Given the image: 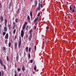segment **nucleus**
Segmentation results:
<instances>
[{
	"mask_svg": "<svg viewBox=\"0 0 76 76\" xmlns=\"http://www.w3.org/2000/svg\"><path fill=\"white\" fill-rule=\"evenodd\" d=\"M21 42L22 40L21 39H20L18 42V47H20V46L21 45Z\"/></svg>",
	"mask_w": 76,
	"mask_h": 76,
	"instance_id": "1",
	"label": "nucleus"
},
{
	"mask_svg": "<svg viewBox=\"0 0 76 76\" xmlns=\"http://www.w3.org/2000/svg\"><path fill=\"white\" fill-rule=\"evenodd\" d=\"M24 35V31H23V30H22L21 31V37H23V35Z\"/></svg>",
	"mask_w": 76,
	"mask_h": 76,
	"instance_id": "2",
	"label": "nucleus"
},
{
	"mask_svg": "<svg viewBox=\"0 0 76 76\" xmlns=\"http://www.w3.org/2000/svg\"><path fill=\"white\" fill-rule=\"evenodd\" d=\"M0 64H1V66H4L5 65L3 64V61H1V60H0Z\"/></svg>",
	"mask_w": 76,
	"mask_h": 76,
	"instance_id": "3",
	"label": "nucleus"
},
{
	"mask_svg": "<svg viewBox=\"0 0 76 76\" xmlns=\"http://www.w3.org/2000/svg\"><path fill=\"white\" fill-rule=\"evenodd\" d=\"M16 60L17 61V62H18L19 60V55H17L16 56Z\"/></svg>",
	"mask_w": 76,
	"mask_h": 76,
	"instance_id": "4",
	"label": "nucleus"
},
{
	"mask_svg": "<svg viewBox=\"0 0 76 76\" xmlns=\"http://www.w3.org/2000/svg\"><path fill=\"white\" fill-rule=\"evenodd\" d=\"M8 37H9V35L8 34V33H7L5 35V39H8Z\"/></svg>",
	"mask_w": 76,
	"mask_h": 76,
	"instance_id": "5",
	"label": "nucleus"
},
{
	"mask_svg": "<svg viewBox=\"0 0 76 76\" xmlns=\"http://www.w3.org/2000/svg\"><path fill=\"white\" fill-rule=\"evenodd\" d=\"M32 35H30V37H29V41H31V39H32Z\"/></svg>",
	"mask_w": 76,
	"mask_h": 76,
	"instance_id": "6",
	"label": "nucleus"
},
{
	"mask_svg": "<svg viewBox=\"0 0 76 76\" xmlns=\"http://www.w3.org/2000/svg\"><path fill=\"white\" fill-rule=\"evenodd\" d=\"M15 45V49H16V47H17V46L18 45V44H17V42H15L14 44Z\"/></svg>",
	"mask_w": 76,
	"mask_h": 76,
	"instance_id": "7",
	"label": "nucleus"
},
{
	"mask_svg": "<svg viewBox=\"0 0 76 76\" xmlns=\"http://www.w3.org/2000/svg\"><path fill=\"white\" fill-rule=\"evenodd\" d=\"M25 28H26V25H25V24H24L22 27L23 30H24V29H25Z\"/></svg>",
	"mask_w": 76,
	"mask_h": 76,
	"instance_id": "8",
	"label": "nucleus"
},
{
	"mask_svg": "<svg viewBox=\"0 0 76 76\" xmlns=\"http://www.w3.org/2000/svg\"><path fill=\"white\" fill-rule=\"evenodd\" d=\"M0 19L1 22H3V17H2V16H1Z\"/></svg>",
	"mask_w": 76,
	"mask_h": 76,
	"instance_id": "9",
	"label": "nucleus"
},
{
	"mask_svg": "<svg viewBox=\"0 0 76 76\" xmlns=\"http://www.w3.org/2000/svg\"><path fill=\"white\" fill-rule=\"evenodd\" d=\"M4 32H7V27H5L4 28Z\"/></svg>",
	"mask_w": 76,
	"mask_h": 76,
	"instance_id": "10",
	"label": "nucleus"
},
{
	"mask_svg": "<svg viewBox=\"0 0 76 76\" xmlns=\"http://www.w3.org/2000/svg\"><path fill=\"white\" fill-rule=\"evenodd\" d=\"M38 17H37V18H36L34 21V22L35 23V22H37V20H38Z\"/></svg>",
	"mask_w": 76,
	"mask_h": 76,
	"instance_id": "11",
	"label": "nucleus"
},
{
	"mask_svg": "<svg viewBox=\"0 0 76 76\" xmlns=\"http://www.w3.org/2000/svg\"><path fill=\"white\" fill-rule=\"evenodd\" d=\"M3 51L4 52H6V47H4L3 48Z\"/></svg>",
	"mask_w": 76,
	"mask_h": 76,
	"instance_id": "12",
	"label": "nucleus"
},
{
	"mask_svg": "<svg viewBox=\"0 0 76 76\" xmlns=\"http://www.w3.org/2000/svg\"><path fill=\"white\" fill-rule=\"evenodd\" d=\"M32 29H31L30 31H29V33L30 34V35H32Z\"/></svg>",
	"mask_w": 76,
	"mask_h": 76,
	"instance_id": "13",
	"label": "nucleus"
},
{
	"mask_svg": "<svg viewBox=\"0 0 76 76\" xmlns=\"http://www.w3.org/2000/svg\"><path fill=\"white\" fill-rule=\"evenodd\" d=\"M30 16L31 17H32V12L31 11H30Z\"/></svg>",
	"mask_w": 76,
	"mask_h": 76,
	"instance_id": "14",
	"label": "nucleus"
},
{
	"mask_svg": "<svg viewBox=\"0 0 76 76\" xmlns=\"http://www.w3.org/2000/svg\"><path fill=\"white\" fill-rule=\"evenodd\" d=\"M26 52L27 53H28V47H27L26 48Z\"/></svg>",
	"mask_w": 76,
	"mask_h": 76,
	"instance_id": "15",
	"label": "nucleus"
},
{
	"mask_svg": "<svg viewBox=\"0 0 76 76\" xmlns=\"http://www.w3.org/2000/svg\"><path fill=\"white\" fill-rule=\"evenodd\" d=\"M7 60L8 62L9 61V57H8V56H7Z\"/></svg>",
	"mask_w": 76,
	"mask_h": 76,
	"instance_id": "16",
	"label": "nucleus"
},
{
	"mask_svg": "<svg viewBox=\"0 0 76 76\" xmlns=\"http://www.w3.org/2000/svg\"><path fill=\"white\" fill-rule=\"evenodd\" d=\"M5 25H6L7 24V20L6 19L4 21Z\"/></svg>",
	"mask_w": 76,
	"mask_h": 76,
	"instance_id": "17",
	"label": "nucleus"
},
{
	"mask_svg": "<svg viewBox=\"0 0 76 76\" xmlns=\"http://www.w3.org/2000/svg\"><path fill=\"white\" fill-rule=\"evenodd\" d=\"M13 25L14 26V28H15V26H16V23L15 22H13Z\"/></svg>",
	"mask_w": 76,
	"mask_h": 76,
	"instance_id": "18",
	"label": "nucleus"
},
{
	"mask_svg": "<svg viewBox=\"0 0 76 76\" xmlns=\"http://www.w3.org/2000/svg\"><path fill=\"white\" fill-rule=\"evenodd\" d=\"M22 70L23 72H25V67H22Z\"/></svg>",
	"mask_w": 76,
	"mask_h": 76,
	"instance_id": "19",
	"label": "nucleus"
},
{
	"mask_svg": "<svg viewBox=\"0 0 76 76\" xmlns=\"http://www.w3.org/2000/svg\"><path fill=\"white\" fill-rule=\"evenodd\" d=\"M8 28L9 29H10V26H11V25L10 24H9V25H8Z\"/></svg>",
	"mask_w": 76,
	"mask_h": 76,
	"instance_id": "20",
	"label": "nucleus"
},
{
	"mask_svg": "<svg viewBox=\"0 0 76 76\" xmlns=\"http://www.w3.org/2000/svg\"><path fill=\"white\" fill-rule=\"evenodd\" d=\"M28 56L29 58H31V55H30V53H29L28 54Z\"/></svg>",
	"mask_w": 76,
	"mask_h": 76,
	"instance_id": "21",
	"label": "nucleus"
},
{
	"mask_svg": "<svg viewBox=\"0 0 76 76\" xmlns=\"http://www.w3.org/2000/svg\"><path fill=\"white\" fill-rule=\"evenodd\" d=\"M10 45H11V43L9 42L8 45L9 47H10Z\"/></svg>",
	"mask_w": 76,
	"mask_h": 76,
	"instance_id": "22",
	"label": "nucleus"
},
{
	"mask_svg": "<svg viewBox=\"0 0 76 76\" xmlns=\"http://www.w3.org/2000/svg\"><path fill=\"white\" fill-rule=\"evenodd\" d=\"M45 39H44V41H45V42H47V40H46V38H45Z\"/></svg>",
	"mask_w": 76,
	"mask_h": 76,
	"instance_id": "23",
	"label": "nucleus"
},
{
	"mask_svg": "<svg viewBox=\"0 0 76 76\" xmlns=\"http://www.w3.org/2000/svg\"><path fill=\"white\" fill-rule=\"evenodd\" d=\"M6 32H3V36H4V35H5L6 34Z\"/></svg>",
	"mask_w": 76,
	"mask_h": 76,
	"instance_id": "24",
	"label": "nucleus"
},
{
	"mask_svg": "<svg viewBox=\"0 0 76 76\" xmlns=\"http://www.w3.org/2000/svg\"><path fill=\"white\" fill-rule=\"evenodd\" d=\"M15 32H16V29H15L13 31V34H15Z\"/></svg>",
	"mask_w": 76,
	"mask_h": 76,
	"instance_id": "25",
	"label": "nucleus"
},
{
	"mask_svg": "<svg viewBox=\"0 0 76 76\" xmlns=\"http://www.w3.org/2000/svg\"><path fill=\"white\" fill-rule=\"evenodd\" d=\"M2 76H4V72H3V70H2Z\"/></svg>",
	"mask_w": 76,
	"mask_h": 76,
	"instance_id": "26",
	"label": "nucleus"
},
{
	"mask_svg": "<svg viewBox=\"0 0 76 76\" xmlns=\"http://www.w3.org/2000/svg\"><path fill=\"white\" fill-rule=\"evenodd\" d=\"M35 5L36 6H37V1H36L35 2Z\"/></svg>",
	"mask_w": 76,
	"mask_h": 76,
	"instance_id": "27",
	"label": "nucleus"
},
{
	"mask_svg": "<svg viewBox=\"0 0 76 76\" xmlns=\"http://www.w3.org/2000/svg\"><path fill=\"white\" fill-rule=\"evenodd\" d=\"M3 67H4V69L6 70V66H5V65H4Z\"/></svg>",
	"mask_w": 76,
	"mask_h": 76,
	"instance_id": "28",
	"label": "nucleus"
},
{
	"mask_svg": "<svg viewBox=\"0 0 76 76\" xmlns=\"http://www.w3.org/2000/svg\"><path fill=\"white\" fill-rule=\"evenodd\" d=\"M30 63H33V60H30Z\"/></svg>",
	"mask_w": 76,
	"mask_h": 76,
	"instance_id": "29",
	"label": "nucleus"
},
{
	"mask_svg": "<svg viewBox=\"0 0 76 76\" xmlns=\"http://www.w3.org/2000/svg\"><path fill=\"white\" fill-rule=\"evenodd\" d=\"M28 20H30V17H29V15L28 16Z\"/></svg>",
	"mask_w": 76,
	"mask_h": 76,
	"instance_id": "30",
	"label": "nucleus"
},
{
	"mask_svg": "<svg viewBox=\"0 0 76 76\" xmlns=\"http://www.w3.org/2000/svg\"><path fill=\"white\" fill-rule=\"evenodd\" d=\"M37 69V67H36V66H35L34 67V70H36Z\"/></svg>",
	"mask_w": 76,
	"mask_h": 76,
	"instance_id": "31",
	"label": "nucleus"
},
{
	"mask_svg": "<svg viewBox=\"0 0 76 76\" xmlns=\"http://www.w3.org/2000/svg\"><path fill=\"white\" fill-rule=\"evenodd\" d=\"M15 22L16 23H17L18 22V19L16 18L15 20Z\"/></svg>",
	"mask_w": 76,
	"mask_h": 76,
	"instance_id": "32",
	"label": "nucleus"
},
{
	"mask_svg": "<svg viewBox=\"0 0 76 76\" xmlns=\"http://www.w3.org/2000/svg\"><path fill=\"white\" fill-rule=\"evenodd\" d=\"M18 72H20V69L19 68H18Z\"/></svg>",
	"mask_w": 76,
	"mask_h": 76,
	"instance_id": "33",
	"label": "nucleus"
},
{
	"mask_svg": "<svg viewBox=\"0 0 76 76\" xmlns=\"http://www.w3.org/2000/svg\"><path fill=\"white\" fill-rule=\"evenodd\" d=\"M28 51L29 52H30V51H31V48L29 47V50H28Z\"/></svg>",
	"mask_w": 76,
	"mask_h": 76,
	"instance_id": "34",
	"label": "nucleus"
},
{
	"mask_svg": "<svg viewBox=\"0 0 76 76\" xmlns=\"http://www.w3.org/2000/svg\"><path fill=\"white\" fill-rule=\"evenodd\" d=\"M40 9V7H39L37 9V10H39Z\"/></svg>",
	"mask_w": 76,
	"mask_h": 76,
	"instance_id": "35",
	"label": "nucleus"
},
{
	"mask_svg": "<svg viewBox=\"0 0 76 76\" xmlns=\"http://www.w3.org/2000/svg\"><path fill=\"white\" fill-rule=\"evenodd\" d=\"M40 15V13L39 12L37 15V16H39Z\"/></svg>",
	"mask_w": 76,
	"mask_h": 76,
	"instance_id": "36",
	"label": "nucleus"
},
{
	"mask_svg": "<svg viewBox=\"0 0 76 76\" xmlns=\"http://www.w3.org/2000/svg\"><path fill=\"white\" fill-rule=\"evenodd\" d=\"M19 9H18V11L17 12V13H19Z\"/></svg>",
	"mask_w": 76,
	"mask_h": 76,
	"instance_id": "37",
	"label": "nucleus"
},
{
	"mask_svg": "<svg viewBox=\"0 0 76 76\" xmlns=\"http://www.w3.org/2000/svg\"><path fill=\"white\" fill-rule=\"evenodd\" d=\"M24 24H25L26 26V25H27V22H25Z\"/></svg>",
	"mask_w": 76,
	"mask_h": 76,
	"instance_id": "38",
	"label": "nucleus"
},
{
	"mask_svg": "<svg viewBox=\"0 0 76 76\" xmlns=\"http://www.w3.org/2000/svg\"><path fill=\"white\" fill-rule=\"evenodd\" d=\"M72 12H75V9H74V8H73L72 9Z\"/></svg>",
	"mask_w": 76,
	"mask_h": 76,
	"instance_id": "39",
	"label": "nucleus"
},
{
	"mask_svg": "<svg viewBox=\"0 0 76 76\" xmlns=\"http://www.w3.org/2000/svg\"><path fill=\"white\" fill-rule=\"evenodd\" d=\"M46 29H49V27L48 26H47L46 28Z\"/></svg>",
	"mask_w": 76,
	"mask_h": 76,
	"instance_id": "40",
	"label": "nucleus"
},
{
	"mask_svg": "<svg viewBox=\"0 0 76 76\" xmlns=\"http://www.w3.org/2000/svg\"><path fill=\"white\" fill-rule=\"evenodd\" d=\"M69 8L71 10H72V7H70Z\"/></svg>",
	"mask_w": 76,
	"mask_h": 76,
	"instance_id": "41",
	"label": "nucleus"
},
{
	"mask_svg": "<svg viewBox=\"0 0 76 76\" xmlns=\"http://www.w3.org/2000/svg\"><path fill=\"white\" fill-rule=\"evenodd\" d=\"M34 48H35V50H37V46H35Z\"/></svg>",
	"mask_w": 76,
	"mask_h": 76,
	"instance_id": "42",
	"label": "nucleus"
},
{
	"mask_svg": "<svg viewBox=\"0 0 76 76\" xmlns=\"http://www.w3.org/2000/svg\"><path fill=\"white\" fill-rule=\"evenodd\" d=\"M0 76H1V72L0 71Z\"/></svg>",
	"mask_w": 76,
	"mask_h": 76,
	"instance_id": "43",
	"label": "nucleus"
},
{
	"mask_svg": "<svg viewBox=\"0 0 76 76\" xmlns=\"http://www.w3.org/2000/svg\"><path fill=\"white\" fill-rule=\"evenodd\" d=\"M16 36H15V38H14L15 39H16Z\"/></svg>",
	"mask_w": 76,
	"mask_h": 76,
	"instance_id": "44",
	"label": "nucleus"
},
{
	"mask_svg": "<svg viewBox=\"0 0 76 76\" xmlns=\"http://www.w3.org/2000/svg\"><path fill=\"white\" fill-rule=\"evenodd\" d=\"M14 76H17V74H15Z\"/></svg>",
	"mask_w": 76,
	"mask_h": 76,
	"instance_id": "45",
	"label": "nucleus"
},
{
	"mask_svg": "<svg viewBox=\"0 0 76 76\" xmlns=\"http://www.w3.org/2000/svg\"><path fill=\"white\" fill-rule=\"evenodd\" d=\"M73 8H74V9H75V6H73Z\"/></svg>",
	"mask_w": 76,
	"mask_h": 76,
	"instance_id": "46",
	"label": "nucleus"
},
{
	"mask_svg": "<svg viewBox=\"0 0 76 76\" xmlns=\"http://www.w3.org/2000/svg\"><path fill=\"white\" fill-rule=\"evenodd\" d=\"M15 74H16V70H15Z\"/></svg>",
	"mask_w": 76,
	"mask_h": 76,
	"instance_id": "47",
	"label": "nucleus"
},
{
	"mask_svg": "<svg viewBox=\"0 0 76 76\" xmlns=\"http://www.w3.org/2000/svg\"><path fill=\"white\" fill-rule=\"evenodd\" d=\"M19 76H21V73H20Z\"/></svg>",
	"mask_w": 76,
	"mask_h": 76,
	"instance_id": "48",
	"label": "nucleus"
},
{
	"mask_svg": "<svg viewBox=\"0 0 76 76\" xmlns=\"http://www.w3.org/2000/svg\"><path fill=\"white\" fill-rule=\"evenodd\" d=\"M41 6V7H42V4H41V6Z\"/></svg>",
	"mask_w": 76,
	"mask_h": 76,
	"instance_id": "49",
	"label": "nucleus"
},
{
	"mask_svg": "<svg viewBox=\"0 0 76 76\" xmlns=\"http://www.w3.org/2000/svg\"><path fill=\"white\" fill-rule=\"evenodd\" d=\"M11 4H12V2H10V5H11Z\"/></svg>",
	"mask_w": 76,
	"mask_h": 76,
	"instance_id": "50",
	"label": "nucleus"
},
{
	"mask_svg": "<svg viewBox=\"0 0 76 76\" xmlns=\"http://www.w3.org/2000/svg\"><path fill=\"white\" fill-rule=\"evenodd\" d=\"M36 29V26H34V29Z\"/></svg>",
	"mask_w": 76,
	"mask_h": 76,
	"instance_id": "51",
	"label": "nucleus"
},
{
	"mask_svg": "<svg viewBox=\"0 0 76 76\" xmlns=\"http://www.w3.org/2000/svg\"><path fill=\"white\" fill-rule=\"evenodd\" d=\"M14 17H13V18H12V19H13V20H14Z\"/></svg>",
	"mask_w": 76,
	"mask_h": 76,
	"instance_id": "52",
	"label": "nucleus"
},
{
	"mask_svg": "<svg viewBox=\"0 0 76 76\" xmlns=\"http://www.w3.org/2000/svg\"><path fill=\"white\" fill-rule=\"evenodd\" d=\"M14 28H15V26H13V29H14Z\"/></svg>",
	"mask_w": 76,
	"mask_h": 76,
	"instance_id": "53",
	"label": "nucleus"
},
{
	"mask_svg": "<svg viewBox=\"0 0 76 76\" xmlns=\"http://www.w3.org/2000/svg\"><path fill=\"white\" fill-rule=\"evenodd\" d=\"M1 25L0 24V28H1Z\"/></svg>",
	"mask_w": 76,
	"mask_h": 76,
	"instance_id": "54",
	"label": "nucleus"
},
{
	"mask_svg": "<svg viewBox=\"0 0 76 76\" xmlns=\"http://www.w3.org/2000/svg\"><path fill=\"white\" fill-rule=\"evenodd\" d=\"M33 1V0H31V1Z\"/></svg>",
	"mask_w": 76,
	"mask_h": 76,
	"instance_id": "55",
	"label": "nucleus"
},
{
	"mask_svg": "<svg viewBox=\"0 0 76 76\" xmlns=\"http://www.w3.org/2000/svg\"><path fill=\"white\" fill-rule=\"evenodd\" d=\"M68 13L69 14H70V13H69V12H68Z\"/></svg>",
	"mask_w": 76,
	"mask_h": 76,
	"instance_id": "56",
	"label": "nucleus"
},
{
	"mask_svg": "<svg viewBox=\"0 0 76 76\" xmlns=\"http://www.w3.org/2000/svg\"><path fill=\"white\" fill-rule=\"evenodd\" d=\"M42 37H44V35H42Z\"/></svg>",
	"mask_w": 76,
	"mask_h": 76,
	"instance_id": "57",
	"label": "nucleus"
},
{
	"mask_svg": "<svg viewBox=\"0 0 76 76\" xmlns=\"http://www.w3.org/2000/svg\"><path fill=\"white\" fill-rule=\"evenodd\" d=\"M71 25H72V23H71Z\"/></svg>",
	"mask_w": 76,
	"mask_h": 76,
	"instance_id": "58",
	"label": "nucleus"
},
{
	"mask_svg": "<svg viewBox=\"0 0 76 76\" xmlns=\"http://www.w3.org/2000/svg\"><path fill=\"white\" fill-rule=\"evenodd\" d=\"M28 29L27 28H26V30H27Z\"/></svg>",
	"mask_w": 76,
	"mask_h": 76,
	"instance_id": "59",
	"label": "nucleus"
},
{
	"mask_svg": "<svg viewBox=\"0 0 76 76\" xmlns=\"http://www.w3.org/2000/svg\"><path fill=\"white\" fill-rule=\"evenodd\" d=\"M71 67H72V66H71Z\"/></svg>",
	"mask_w": 76,
	"mask_h": 76,
	"instance_id": "60",
	"label": "nucleus"
},
{
	"mask_svg": "<svg viewBox=\"0 0 76 76\" xmlns=\"http://www.w3.org/2000/svg\"><path fill=\"white\" fill-rule=\"evenodd\" d=\"M25 1V0H24V1Z\"/></svg>",
	"mask_w": 76,
	"mask_h": 76,
	"instance_id": "61",
	"label": "nucleus"
},
{
	"mask_svg": "<svg viewBox=\"0 0 76 76\" xmlns=\"http://www.w3.org/2000/svg\"><path fill=\"white\" fill-rule=\"evenodd\" d=\"M1 4L0 3V5Z\"/></svg>",
	"mask_w": 76,
	"mask_h": 76,
	"instance_id": "62",
	"label": "nucleus"
},
{
	"mask_svg": "<svg viewBox=\"0 0 76 76\" xmlns=\"http://www.w3.org/2000/svg\"><path fill=\"white\" fill-rule=\"evenodd\" d=\"M27 37V36H26V37Z\"/></svg>",
	"mask_w": 76,
	"mask_h": 76,
	"instance_id": "63",
	"label": "nucleus"
}]
</instances>
